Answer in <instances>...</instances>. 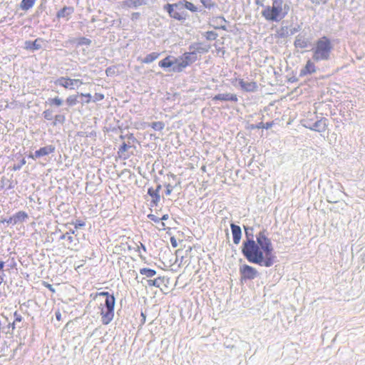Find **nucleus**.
<instances>
[{"instance_id":"obj_49","label":"nucleus","mask_w":365,"mask_h":365,"mask_svg":"<svg viewBox=\"0 0 365 365\" xmlns=\"http://www.w3.org/2000/svg\"><path fill=\"white\" fill-rule=\"evenodd\" d=\"M4 267V262L0 259V271L3 269Z\"/></svg>"},{"instance_id":"obj_1","label":"nucleus","mask_w":365,"mask_h":365,"mask_svg":"<svg viewBox=\"0 0 365 365\" xmlns=\"http://www.w3.org/2000/svg\"><path fill=\"white\" fill-rule=\"evenodd\" d=\"M242 252L251 263L269 267L276 261L274 249L267 231L263 230L256 235V240L247 239L242 245Z\"/></svg>"},{"instance_id":"obj_19","label":"nucleus","mask_w":365,"mask_h":365,"mask_svg":"<svg viewBox=\"0 0 365 365\" xmlns=\"http://www.w3.org/2000/svg\"><path fill=\"white\" fill-rule=\"evenodd\" d=\"M148 217L153 221L154 222L157 223L158 225H157V228L159 230H165L167 227L165 226V224L161 221V219L160 217H158L157 216H155V215L153 214H149L148 215Z\"/></svg>"},{"instance_id":"obj_15","label":"nucleus","mask_w":365,"mask_h":365,"mask_svg":"<svg viewBox=\"0 0 365 365\" xmlns=\"http://www.w3.org/2000/svg\"><path fill=\"white\" fill-rule=\"evenodd\" d=\"M56 83L63 87L64 88H69V89H73V81L72 78H66V77H61L59 78Z\"/></svg>"},{"instance_id":"obj_48","label":"nucleus","mask_w":365,"mask_h":365,"mask_svg":"<svg viewBox=\"0 0 365 365\" xmlns=\"http://www.w3.org/2000/svg\"><path fill=\"white\" fill-rule=\"evenodd\" d=\"M208 1H209V0H201L202 4L205 6H207Z\"/></svg>"},{"instance_id":"obj_12","label":"nucleus","mask_w":365,"mask_h":365,"mask_svg":"<svg viewBox=\"0 0 365 365\" xmlns=\"http://www.w3.org/2000/svg\"><path fill=\"white\" fill-rule=\"evenodd\" d=\"M232 235V239H233V243L235 245H238L241 240L242 237V230L240 226L232 223L230 225Z\"/></svg>"},{"instance_id":"obj_40","label":"nucleus","mask_w":365,"mask_h":365,"mask_svg":"<svg viewBox=\"0 0 365 365\" xmlns=\"http://www.w3.org/2000/svg\"><path fill=\"white\" fill-rule=\"evenodd\" d=\"M85 225V222L81 220H78L74 223V226L76 229H78L81 227H83Z\"/></svg>"},{"instance_id":"obj_21","label":"nucleus","mask_w":365,"mask_h":365,"mask_svg":"<svg viewBox=\"0 0 365 365\" xmlns=\"http://www.w3.org/2000/svg\"><path fill=\"white\" fill-rule=\"evenodd\" d=\"M308 46V41L302 36L296 37L294 41V46L299 48H305Z\"/></svg>"},{"instance_id":"obj_5","label":"nucleus","mask_w":365,"mask_h":365,"mask_svg":"<svg viewBox=\"0 0 365 365\" xmlns=\"http://www.w3.org/2000/svg\"><path fill=\"white\" fill-rule=\"evenodd\" d=\"M165 10L168 12L170 17L177 20H184L187 17V11L183 4L181 3L174 4H167L165 6Z\"/></svg>"},{"instance_id":"obj_7","label":"nucleus","mask_w":365,"mask_h":365,"mask_svg":"<svg viewBox=\"0 0 365 365\" xmlns=\"http://www.w3.org/2000/svg\"><path fill=\"white\" fill-rule=\"evenodd\" d=\"M240 280L241 283H244L248 280L255 279L259 275V273L255 267L248 264H243L240 267Z\"/></svg>"},{"instance_id":"obj_38","label":"nucleus","mask_w":365,"mask_h":365,"mask_svg":"<svg viewBox=\"0 0 365 365\" xmlns=\"http://www.w3.org/2000/svg\"><path fill=\"white\" fill-rule=\"evenodd\" d=\"M104 98V95L103 93H96L94 96V101H100Z\"/></svg>"},{"instance_id":"obj_53","label":"nucleus","mask_w":365,"mask_h":365,"mask_svg":"<svg viewBox=\"0 0 365 365\" xmlns=\"http://www.w3.org/2000/svg\"><path fill=\"white\" fill-rule=\"evenodd\" d=\"M110 68L106 69V74L108 75V73H110Z\"/></svg>"},{"instance_id":"obj_46","label":"nucleus","mask_w":365,"mask_h":365,"mask_svg":"<svg viewBox=\"0 0 365 365\" xmlns=\"http://www.w3.org/2000/svg\"><path fill=\"white\" fill-rule=\"evenodd\" d=\"M167 176H168V178H172V179H173V180H175L177 179V176H176L175 174L171 173H168V174L167 175Z\"/></svg>"},{"instance_id":"obj_4","label":"nucleus","mask_w":365,"mask_h":365,"mask_svg":"<svg viewBox=\"0 0 365 365\" xmlns=\"http://www.w3.org/2000/svg\"><path fill=\"white\" fill-rule=\"evenodd\" d=\"M197 59V52H185L178 59V63L173 67V71L175 72H181L187 66L196 61Z\"/></svg>"},{"instance_id":"obj_27","label":"nucleus","mask_w":365,"mask_h":365,"mask_svg":"<svg viewBox=\"0 0 365 365\" xmlns=\"http://www.w3.org/2000/svg\"><path fill=\"white\" fill-rule=\"evenodd\" d=\"M163 279H164V277H158L154 279H149V280H148V284L149 287H159L160 282H163Z\"/></svg>"},{"instance_id":"obj_36","label":"nucleus","mask_w":365,"mask_h":365,"mask_svg":"<svg viewBox=\"0 0 365 365\" xmlns=\"http://www.w3.org/2000/svg\"><path fill=\"white\" fill-rule=\"evenodd\" d=\"M1 223H4V222H6L8 225H16L14 223V215L10 217L9 219H4V220H1L0 221Z\"/></svg>"},{"instance_id":"obj_24","label":"nucleus","mask_w":365,"mask_h":365,"mask_svg":"<svg viewBox=\"0 0 365 365\" xmlns=\"http://www.w3.org/2000/svg\"><path fill=\"white\" fill-rule=\"evenodd\" d=\"M160 56V53L157 52H153L148 54L142 61L143 63H150L155 61Z\"/></svg>"},{"instance_id":"obj_32","label":"nucleus","mask_w":365,"mask_h":365,"mask_svg":"<svg viewBox=\"0 0 365 365\" xmlns=\"http://www.w3.org/2000/svg\"><path fill=\"white\" fill-rule=\"evenodd\" d=\"M150 126L154 130L160 131L164 128L165 124H164V123H163L161 121H156V122L152 123Z\"/></svg>"},{"instance_id":"obj_22","label":"nucleus","mask_w":365,"mask_h":365,"mask_svg":"<svg viewBox=\"0 0 365 365\" xmlns=\"http://www.w3.org/2000/svg\"><path fill=\"white\" fill-rule=\"evenodd\" d=\"M144 4V0H125L123 6L128 8H136Z\"/></svg>"},{"instance_id":"obj_25","label":"nucleus","mask_w":365,"mask_h":365,"mask_svg":"<svg viewBox=\"0 0 365 365\" xmlns=\"http://www.w3.org/2000/svg\"><path fill=\"white\" fill-rule=\"evenodd\" d=\"M140 274L142 275H145L147 277H153L156 274V271L150 268H141L140 269Z\"/></svg>"},{"instance_id":"obj_51","label":"nucleus","mask_w":365,"mask_h":365,"mask_svg":"<svg viewBox=\"0 0 365 365\" xmlns=\"http://www.w3.org/2000/svg\"><path fill=\"white\" fill-rule=\"evenodd\" d=\"M200 50H203V49H202V48H200V47H197V48H196V51H197V52H200Z\"/></svg>"},{"instance_id":"obj_31","label":"nucleus","mask_w":365,"mask_h":365,"mask_svg":"<svg viewBox=\"0 0 365 365\" xmlns=\"http://www.w3.org/2000/svg\"><path fill=\"white\" fill-rule=\"evenodd\" d=\"M51 106H61L63 104V101L59 97H55L48 100Z\"/></svg>"},{"instance_id":"obj_50","label":"nucleus","mask_w":365,"mask_h":365,"mask_svg":"<svg viewBox=\"0 0 365 365\" xmlns=\"http://www.w3.org/2000/svg\"><path fill=\"white\" fill-rule=\"evenodd\" d=\"M139 16V13H134L133 14L132 16H133V19L134 18H138V16Z\"/></svg>"},{"instance_id":"obj_30","label":"nucleus","mask_w":365,"mask_h":365,"mask_svg":"<svg viewBox=\"0 0 365 365\" xmlns=\"http://www.w3.org/2000/svg\"><path fill=\"white\" fill-rule=\"evenodd\" d=\"M65 120H66V118H65L64 115H61V114L56 115L52 125L53 126H56L58 124H63V123H64Z\"/></svg>"},{"instance_id":"obj_20","label":"nucleus","mask_w":365,"mask_h":365,"mask_svg":"<svg viewBox=\"0 0 365 365\" xmlns=\"http://www.w3.org/2000/svg\"><path fill=\"white\" fill-rule=\"evenodd\" d=\"M14 223L24 222L29 218L28 214L25 211H19L14 215Z\"/></svg>"},{"instance_id":"obj_11","label":"nucleus","mask_w":365,"mask_h":365,"mask_svg":"<svg viewBox=\"0 0 365 365\" xmlns=\"http://www.w3.org/2000/svg\"><path fill=\"white\" fill-rule=\"evenodd\" d=\"M212 100L215 101H220L237 102L238 98L236 94L227 93L217 94L212 98Z\"/></svg>"},{"instance_id":"obj_28","label":"nucleus","mask_w":365,"mask_h":365,"mask_svg":"<svg viewBox=\"0 0 365 365\" xmlns=\"http://www.w3.org/2000/svg\"><path fill=\"white\" fill-rule=\"evenodd\" d=\"M96 297H98V296L106 297V301L105 302H107L108 300L110 302H115V299L114 296L113 294H110L108 292H101L96 293Z\"/></svg>"},{"instance_id":"obj_47","label":"nucleus","mask_w":365,"mask_h":365,"mask_svg":"<svg viewBox=\"0 0 365 365\" xmlns=\"http://www.w3.org/2000/svg\"><path fill=\"white\" fill-rule=\"evenodd\" d=\"M169 218V215L168 214H165L164 215H163L160 219H161V221L163 222V220H167Z\"/></svg>"},{"instance_id":"obj_43","label":"nucleus","mask_w":365,"mask_h":365,"mask_svg":"<svg viewBox=\"0 0 365 365\" xmlns=\"http://www.w3.org/2000/svg\"><path fill=\"white\" fill-rule=\"evenodd\" d=\"M274 124V121L267 122L266 123H264V126L265 129H269V128H272Z\"/></svg>"},{"instance_id":"obj_6","label":"nucleus","mask_w":365,"mask_h":365,"mask_svg":"<svg viewBox=\"0 0 365 365\" xmlns=\"http://www.w3.org/2000/svg\"><path fill=\"white\" fill-rule=\"evenodd\" d=\"M115 302H110L108 300L105 304H101V317L103 324H108L114 317Z\"/></svg>"},{"instance_id":"obj_56","label":"nucleus","mask_w":365,"mask_h":365,"mask_svg":"<svg viewBox=\"0 0 365 365\" xmlns=\"http://www.w3.org/2000/svg\"><path fill=\"white\" fill-rule=\"evenodd\" d=\"M210 35H215L212 32L208 33Z\"/></svg>"},{"instance_id":"obj_42","label":"nucleus","mask_w":365,"mask_h":365,"mask_svg":"<svg viewBox=\"0 0 365 365\" xmlns=\"http://www.w3.org/2000/svg\"><path fill=\"white\" fill-rule=\"evenodd\" d=\"M66 237H67L68 240L69 242H73V237L71 235H68V233H66L64 235H63L61 237V239H65Z\"/></svg>"},{"instance_id":"obj_55","label":"nucleus","mask_w":365,"mask_h":365,"mask_svg":"<svg viewBox=\"0 0 365 365\" xmlns=\"http://www.w3.org/2000/svg\"><path fill=\"white\" fill-rule=\"evenodd\" d=\"M142 317H144V319H145V316L143 313L141 314Z\"/></svg>"},{"instance_id":"obj_13","label":"nucleus","mask_w":365,"mask_h":365,"mask_svg":"<svg viewBox=\"0 0 365 365\" xmlns=\"http://www.w3.org/2000/svg\"><path fill=\"white\" fill-rule=\"evenodd\" d=\"M317 69L314 63L312 60L309 59L307 61L305 66L301 70L300 76H304L308 74H312L315 73Z\"/></svg>"},{"instance_id":"obj_33","label":"nucleus","mask_w":365,"mask_h":365,"mask_svg":"<svg viewBox=\"0 0 365 365\" xmlns=\"http://www.w3.org/2000/svg\"><path fill=\"white\" fill-rule=\"evenodd\" d=\"M184 7L185 8V10L186 9H188L191 11H197V8L196 6L191 2H189V1H185V5H183Z\"/></svg>"},{"instance_id":"obj_16","label":"nucleus","mask_w":365,"mask_h":365,"mask_svg":"<svg viewBox=\"0 0 365 365\" xmlns=\"http://www.w3.org/2000/svg\"><path fill=\"white\" fill-rule=\"evenodd\" d=\"M178 61V59L175 58V61H173L172 57L168 56L165 57V58H163V60H161L159 62L158 65L160 67H161L163 68H167L171 67L174 64L177 65Z\"/></svg>"},{"instance_id":"obj_34","label":"nucleus","mask_w":365,"mask_h":365,"mask_svg":"<svg viewBox=\"0 0 365 365\" xmlns=\"http://www.w3.org/2000/svg\"><path fill=\"white\" fill-rule=\"evenodd\" d=\"M43 115L45 119L48 120H52V111L49 109H47L43 112Z\"/></svg>"},{"instance_id":"obj_14","label":"nucleus","mask_w":365,"mask_h":365,"mask_svg":"<svg viewBox=\"0 0 365 365\" xmlns=\"http://www.w3.org/2000/svg\"><path fill=\"white\" fill-rule=\"evenodd\" d=\"M130 148V146L127 145L125 143H123L120 147L119 148V150L118 151V156L119 158L123 160H127L130 156L131 154L128 153V150Z\"/></svg>"},{"instance_id":"obj_2","label":"nucleus","mask_w":365,"mask_h":365,"mask_svg":"<svg viewBox=\"0 0 365 365\" xmlns=\"http://www.w3.org/2000/svg\"><path fill=\"white\" fill-rule=\"evenodd\" d=\"M289 11V6L283 0H273L272 5L264 6L261 14L268 21L279 22Z\"/></svg>"},{"instance_id":"obj_54","label":"nucleus","mask_w":365,"mask_h":365,"mask_svg":"<svg viewBox=\"0 0 365 365\" xmlns=\"http://www.w3.org/2000/svg\"><path fill=\"white\" fill-rule=\"evenodd\" d=\"M25 163H26V161H25V160H24V159H23V160H22V161H21V164H22V165H24Z\"/></svg>"},{"instance_id":"obj_45","label":"nucleus","mask_w":365,"mask_h":365,"mask_svg":"<svg viewBox=\"0 0 365 365\" xmlns=\"http://www.w3.org/2000/svg\"><path fill=\"white\" fill-rule=\"evenodd\" d=\"M56 319H57L58 321H61V319H62L61 317H62V316H61V313L60 312V311H57V312H56Z\"/></svg>"},{"instance_id":"obj_26","label":"nucleus","mask_w":365,"mask_h":365,"mask_svg":"<svg viewBox=\"0 0 365 365\" xmlns=\"http://www.w3.org/2000/svg\"><path fill=\"white\" fill-rule=\"evenodd\" d=\"M36 0H22L21 2V8L23 10H29L31 9Z\"/></svg>"},{"instance_id":"obj_41","label":"nucleus","mask_w":365,"mask_h":365,"mask_svg":"<svg viewBox=\"0 0 365 365\" xmlns=\"http://www.w3.org/2000/svg\"><path fill=\"white\" fill-rule=\"evenodd\" d=\"M264 123L261 122L257 125H252L251 128H252V129H254V128H257V129L264 128Z\"/></svg>"},{"instance_id":"obj_29","label":"nucleus","mask_w":365,"mask_h":365,"mask_svg":"<svg viewBox=\"0 0 365 365\" xmlns=\"http://www.w3.org/2000/svg\"><path fill=\"white\" fill-rule=\"evenodd\" d=\"M78 95H71L67 97L66 103L68 106H73L78 103Z\"/></svg>"},{"instance_id":"obj_52","label":"nucleus","mask_w":365,"mask_h":365,"mask_svg":"<svg viewBox=\"0 0 365 365\" xmlns=\"http://www.w3.org/2000/svg\"><path fill=\"white\" fill-rule=\"evenodd\" d=\"M110 68L106 69V74L108 75V73H110Z\"/></svg>"},{"instance_id":"obj_44","label":"nucleus","mask_w":365,"mask_h":365,"mask_svg":"<svg viewBox=\"0 0 365 365\" xmlns=\"http://www.w3.org/2000/svg\"><path fill=\"white\" fill-rule=\"evenodd\" d=\"M73 86L75 84L78 85V86H80V85H82L83 84V82L80 79H73Z\"/></svg>"},{"instance_id":"obj_39","label":"nucleus","mask_w":365,"mask_h":365,"mask_svg":"<svg viewBox=\"0 0 365 365\" xmlns=\"http://www.w3.org/2000/svg\"><path fill=\"white\" fill-rule=\"evenodd\" d=\"M43 285L45 287L48 288L51 292L54 293L56 292L55 289H53V286L51 284L46 282H43Z\"/></svg>"},{"instance_id":"obj_9","label":"nucleus","mask_w":365,"mask_h":365,"mask_svg":"<svg viewBox=\"0 0 365 365\" xmlns=\"http://www.w3.org/2000/svg\"><path fill=\"white\" fill-rule=\"evenodd\" d=\"M161 190V185H158L156 188L150 187L148 190V194L151 197L150 205L151 206H157L160 200V190Z\"/></svg>"},{"instance_id":"obj_17","label":"nucleus","mask_w":365,"mask_h":365,"mask_svg":"<svg viewBox=\"0 0 365 365\" xmlns=\"http://www.w3.org/2000/svg\"><path fill=\"white\" fill-rule=\"evenodd\" d=\"M43 41V39L39 38H36L34 41H26L25 43V48L27 50H38L41 47L40 43Z\"/></svg>"},{"instance_id":"obj_8","label":"nucleus","mask_w":365,"mask_h":365,"mask_svg":"<svg viewBox=\"0 0 365 365\" xmlns=\"http://www.w3.org/2000/svg\"><path fill=\"white\" fill-rule=\"evenodd\" d=\"M55 147L52 145L42 147L40 149L36 150L34 154H31L29 158L36 159L42 156L48 155L51 153H53L55 151Z\"/></svg>"},{"instance_id":"obj_37","label":"nucleus","mask_w":365,"mask_h":365,"mask_svg":"<svg viewBox=\"0 0 365 365\" xmlns=\"http://www.w3.org/2000/svg\"><path fill=\"white\" fill-rule=\"evenodd\" d=\"M79 96L86 98V100L85 101L86 103H89L91 101L92 96H91V95L90 93H81Z\"/></svg>"},{"instance_id":"obj_23","label":"nucleus","mask_w":365,"mask_h":365,"mask_svg":"<svg viewBox=\"0 0 365 365\" xmlns=\"http://www.w3.org/2000/svg\"><path fill=\"white\" fill-rule=\"evenodd\" d=\"M73 11L74 9L73 7L64 6L63 9H61L60 11L57 12L56 16L58 19L64 18L72 14Z\"/></svg>"},{"instance_id":"obj_35","label":"nucleus","mask_w":365,"mask_h":365,"mask_svg":"<svg viewBox=\"0 0 365 365\" xmlns=\"http://www.w3.org/2000/svg\"><path fill=\"white\" fill-rule=\"evenodd\" d=\"M165 195H170L173 189H174V187L173 185H170V183H168V184H165Z\"/></svg>"},{"instance_id":"obj_3","label":"nucleus","mask_w":365,"mask_h":365,"mask_svg":"<svg viewBox=\"0 0 365 365\" xmlns=\"http://www.w3.org/2000/svg\"><path fill=\"white\" fill-rule=\"evenodd\" d=\"M333 50L331 40L327 36L319 38L312 48V58L315 61H327Z\"/></svg>"},{"instance_id":"obj_10","label":"nucleus","mask_w":365,"mask_h":365,"mask_svg":"<svg viewBox=\"0 0 365 365\" xmlns=\"http://www.w3.org/2000/svg\"><path fill=\"white\" fill-rule=\"evenodd\" d=\"M241 89L245 92H255L257 91L258 85L255 81L246 82L242 78L238 80Z\"/></svg>"},{"instance_id":"obj_18","label":"nucleus","mask_w":365,"mask_h":365,"mask_svg":"<svg viewBox=\"0 0 365 365\" xmlns=\"http://www.w3.org/2000/svg\"><path fill=\"white\" fill-rule=\"evenodd\" d=\"M311 130L317 131V132H324L327 129L326 120L320 119L316 121L312 128Z\"/></svg>"}]
</instances>
